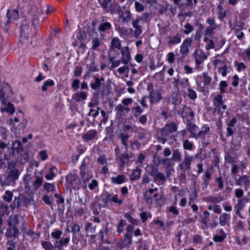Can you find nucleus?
<instances>
[{
  "label": "nucleus",
  "instance_id": "nucleus-1",
  "mask_svg": "<svg viewBox=\"0 0 250 250\" xmlns=\"http://www.w3.org/2000/svg\"><path fill=\"white\" fill-rule=\"evenodd\" d=\"M33 202V195L31 193H27L24 195H19L15 196L13 203L10 207L14 209L17 207L22 206H28Z\"/></svg>",
  "mask_w": 250,
  "mask_h": 250
},
{
  "label": "nucleus",
  "instance_id": "nucleus-2",
  "mask_svg": "<svg viewBox=\"0 0 250 250\" xmlns=\"http://www.w3.org/2000/svg\"><path fill=\"white\" fill-rule=\"evenodd\" d=\"M81 176V186L84 189L87 188V183L92 178V174L91 171L84 165V161H83L82 165L80 167Z\"/></svg>",
  "mask_w": 250,
  "mask_h": 250
},
{
  "label": "nucleus",
  "instance_id": "nucleus-3",
  "mask_svg": "<svg viewBox=\"0 0 250 250\" xmlns=\"http://www.w3.org/2000/svg\"><path fill=\"white\" fill-rule=\"evenodd\" d=\"M19 176V171L16 168L11 169L7 176L3 179L1 178L0 182L2 185L9 186L16 181Z\"/></svg>",
  "mask_w": 250,
  "mask_h": 250
},
{
  "label": "nucleus",
  "instance_id": "nucleus-4",
  "mask_svg": "<svg viewBox=\"0 0 250 250\" xmlns=\"http://www.w3.org/2000/svg\"><path fill=\"white\" fill-rule=\"evenodd\" d=\"M36 31L34 27L30 28L29 24H26V21L22 22L21 25V35L23 38L29 39L33 38L36 36Z\"/></svg>",
  "mask_w": 250,
  "mask_h": 250
},
{
  "label": "nucleus",
  "instance_id": "nucleus-5",
  "mask_svg": "<svg viewBox=\"0 0 250 250\" xmlns=\"http://www.w3.org/2000/svg\"><path fill=\"white\" fill-rule=\"evenodd\" d=\"M66 184L68 188L79 189L81 186V182L75 173H70L66 177Z\"/></svg>",
  "mask_w": 250,
  "mask_h": 250
},
{
  "label": "nucleus",
  "instance_id": "nucleus-6",
  "mask_svg": "<svg viewBox=\"0 0 250 250\" xmlns=\"http://www.w3.org/2000/svg\"><path fill=\"white\" fill-rule=\"evenodd\" d=\"M215 101L214 102V105L216 107V109L218 112L221 113V116H223V111L227 115L228 111L227 110V107L226 105L223 104V96L219 94L214 98Z\"/></svg>",
  "mask_w": 250,
  "mask_h": 250
},
{
  "label": "nucleus",
  "instance_id": "nucleus-7",
  "mask_svg": "<svg viewBox=\"0 0 250 250\" xmlns=\"http://www.w3.org/2000/svg\"><path fill=\"white\" fill-rule=\"evenodd\" d=\"M104 202L107 205L112 203L121 205L123 203V200L120 198L117 194L107 193L105 197Z\"/></svg>",
  "mask_w": 250,
  "mask_h": 250
},
{
  "label": "nucleus",
  "instance_id": "nucleus-8",
  "mask_svg": "<svg viewBox=\"0 0 250 250\" xmlns=\"http://www.w3.org/2000/svg\"><path fill=\"white\" fill-rule=\"evenodd\" d=\"M192 40L190 38H187L184 40L180 46V53L184 56L188 55L189 51V48L191 47Z\"/></svg>",
  "mask_w": 250,
  "mask_h": 250
},
{
  "label": "nucleus",
  "instance_id": "nucleus-9",
  "mask_svg": "<svg viewBox=\"0 0 250 250\" xmlns=\"http://www.w3.org/2000/svg\"><path fill=\"white\" fill-rule=\"evenodd\" d=\"M193 56L197 65L201 64L207 58V55L201 49L196 50L193 53Z\"/></svg>",
  "mask_w": 250,
  "mask_h": 250
},
{
  "label": "nucleus",
  "instance_id": "nucleus-10",
  "mask_svg": "<svg viewBox=\"0 0 250 250\" xmlns=\"http://www.w3.org/2000/svg\"><path fill=\"white\" fill-rule=\"evenodd\" d=\"M122 54V63L125 65H127L131 59L130 53L128 46L123 47L121 49Z\"/></svg>",
  "mask_w": 250,
  "mask_h": 250
},
{
  "label": "nucleus",
  "instance_id": "nucleus-11",
  "mask_svg": "<svg viewBox=\"0 0 250 250\" xmlns=\"http://www.w3.org/2000/svg\"><path fill=\"white\" fill-rule=\"evenodd\" d=\"M177 129L176 125L174 123L167 124L165 126L162 128L161 132L162 135L167 136L170 133L175 132Z\"/></svg>",
  "mask_w": 250,
  "mask_h": 250
},
{
  "label": "nucleus",
  "instance_id": "nucleus-12",
  "mask_svg": "<svg viewBox=\"0 0 250 250\" xmlns=\"http://www.w3.org/2000/svg\"><path fill=\"white\" fill-rule=\"evenodd\" d=\"M151 175L154 178V180L158 184H162L166 181V178L164 174L159 172L156 168L153 169Z\"/></svg>",
  "mask_w": 250,
  "mask_h": 250
},
{
  "label": "nucleus",
  "instance_id": "nucleus-13",
  "mask_svg": "<svg viewBox=\"0 0 250 250\" xmlns=\"http://www.w3.org/2000/svg\"><path fill=\"white\" fill-rule=\"evenodd\" d=\"M132 243V234L126 233L124 237L121 239L118 243V246L121 248L126 247Z\"/></svg>",
  "mask_w": 250,
  "mask_h": 250
},
{
  "label": "nucleus",
  "instance_id": "nucleus-14",
  "mask_svg": "<svg viewBox=\"0 0 250 250\" xmlns=\"http://www.w3.org/2000/svg\"><path fill=\"white\" fill-rule=\"evenodd\" d=\"M193 160V157L192 156H185L184 161L179 165L181 170L185 171L189 169L191 163Z\"/></svg>",
  "mask_w": 250,
  "mask_h": 250
},
{
  "label": "nucleus",
  "instance_id": "nucleus-15",
  "mask_svg": "<svg viewBox=\"0 0 250 250\" xmlns=\"http://www.w3.org/2000/svg\"><path fill=\"white\" fill-rule=\"evenodd\" d=\"M236 185L239 186H244L245 190H247L248 188L250 187V180L246 175L240 176L237 180Z\"/></svg>",
  "mask_w": 250,
  "mask_h": 250
},
{
  "label": "nucleus",
  "instance_id": "nucleus-16",
  "mask_svg": "<svg viewBox=\"0 0 250 250\" xmlns=\"http://www.w3.org/2000/svg\"><path fill=\"white\" fill-rule=\"evenodd\" d=\"M132 14L129 10L122 11L119 14V19L122 23H128L131 20Z\"/></svg>",
  "mask_w": 250,
  "mask_h": 250
},
{
  "label": "nucleus",
  "instance_id": "nucleus-17",
  "mask_svg": "<svg viewBox=\"0 0 250 250\" xmlns=\"http://www.w3.org/2000/svg\"><path fill=\"white\" fill-rule=\"evenodd\" d=\"M187 129L191 133L190 137L197 139V133L198 131V127L195 124L188 121L187 123Z\"/></svg>",
  "mask_w": 250,
  "mask_h": 250
},
{
  "label": "nucleus",
  "instance_id": "nucleus-18",
  "mask_svg": "<svg viewBox=\"0 0 250 250\" xmlns=\"http://www.w3.org/2000/svg\"><path fill=\"white\" fill-rule=\"evenodd\" d=\"M140 19H136L132 21V26L135 28L134 35L136 38H138L142 33L141 26L139 24Z\"/></svg>",
  "mask_w": 250,
  "mask_h": 250
},
{
  "label": "nucleus",
  "instance_id": "nucleus-19",
  "mask_svg": "<svg viewBox=\"0 0 250 250\" xmlns=\"http://www.w3.org/2000/svg\"><path fill=\"white\" fill-rule=\"evenodd\" d=\"M181 42V35L177 33L175 35L170 36L168 37L167 43L169 45L177 44Z\"/></svg>",
  "mask_w": 250,
  "mask_h": 250
},
{
  "label": "nucleus",
  "instance_id": "nucleus-20",
  "mask_svg": "<svg viewBox=\"0 0 250 250\" xmlns=\"http://www.w3.org/2000/svg\"><path fill=\"white\" fill-rule=\"evenodd\" d=\"M150 102L151 103H156L162 99L160 93L157 90H152L149 93Z\"/></svg>",
  "mask_w": 250,
  "mask_h": 250
},
{
  "label": "nucleus",
  "instance_id": "nucleus-21",
  "mask_svg": "<svg viewBox=\"0 0 250 250\" xmlns=\"http://www.w3.org/2000/svg\"><path fill=\"white\" fill-rule=\"evenodd\" d=\"M115 110L117 111V114L122 116L128 113L130 111V109L123 104H119L115 107Z\"/></svg>",
  "mask_w": 250,
  "mask_h": 250
},
{
  "label": "nucleus",
  "instance_id": "nucleus-22",
  "mask_svg": "<svg viewBox=\"0 0 250 250\" xmlns=\"http://www.w3.org/2000/svg\"><path fill=\"white\" fill-rule=\"evenodd\" d=\"M248 201L249 199L247 197L238 199L237 204L234 206V209L241 210Z\"/></svg>",
  "mask_w": 250,
  "mask_h": 250
},
{
  "label": "nucleus",
  "instance_id": "nucleus-23",
  "mask_svg": "<svg viewBox=\"0 0 250 250\" xmlns=\"http://www.w3.org/2000/svg\"><path fill=\"white\" fill-rule=\"evenodd\" d=\"M97 134V132L96 130L91 129L83 135V138L86 141H89L94 139Z\"/></svg>",
  "mask_w": 250,
  "mask_h": 250
},
{
  "label": "nucleus",
  "instance_id": "nucleus-24",
  "mask_svg": "<svg viewBox=\"0 0 250 250\" xmlns=\"http://www.w3.org/2000/svg\"><path fill=\"white\" fill-rule=\"evenodd\" d=\"M112 28L111 24L109 22L101 23L98 27V30L101 33L109 30Z\"/></svg>",
  "mask_w": 250,
  "mask_h": 250
},
{
  "label": "nucleus",
  "instance_id": "nucleus-25",
  "mask_svg": "<svg viewBox=\"0 0 250 250\" xmlns=\"http://www.w3.org/2000/svg\"><path fill=\"white\" fill-rule=\"evenodd\" d=\"M209 127L208 125H204L201 130L197 133V139L198 138L204 139L209 131Z\"/></svg>",
  "mask_w": 250,
  "mask_h": 250
},
{
  "label": "nucleus",
  "instance_id": "nucleus-26",
  "mask_svg": "<svg viewBox=\"0 0 250 250\" xmlns=\"http://www.w3.org/2000/svg\"><path fill=\"white\" fill-rule=\"evenodd\" d=\"M181 116L182 118L189 116L192 119L194 116V113L189 107L185 106L183 108Z\"/></svg>",
  "mask_w": 250,
  "mask_h": 250
},
{
  "label": "nucleus",
  "instance_id": "nucleus-27",
  "mask_svg": "<svg viewBox=\"0 0 250 250\" xmlns=\"http://www.w3.org/2000/svg\"><path fill=\"white\" fill-rule=\"evenodd\" d=\"M87 95L83 91L75 93L72 96V99L76 102H80L86 99Z\"/></svg>",
  "mask_w": 250,
  "mask_h": 250
},
{
  "label": "nucleus",
  "instance_id": "nucleus-28",
  "mask_svg": "<svg viewBox=\"0 0 250 250\" xmlns=\"http://www.w3.org/2000/svg\"><path fill=\"white\" fill-rule=\"evenodd\" d=\"M7 17L10 21L18 19L19 18V12L16 9L12 11L8 10L7 12Z\"/></svg>",
  "mask_w": 250,
  "mask_h": 250
},
{
  "label": "nucleus",
  "instance_id": "nucleus-29",
  "mask_svg": "<svg viewBox=\"0 0 250 250\" xmlns=\"http://www.w3.org/2000/svg\"><path fill=\"white\" fill-rule=\"evenodd\" d=\"M111 181L113 184L120 185L125 182V177L124 175H119L116 177H112Z\"/></svg>",
  "mask_w": 250,
  "mask_h": 250
},
{
  "label": "nucleus",
  "instance_id": "nucleus-30",
  "mask_svg": "<svg viewBox=\"0 0 250 250\" xmlns=\"http://www.w3.org/2000/svg\"><path fill=\"white\" fill-rule=\"evenodd\" d=\"M230 219V215L227 213H223L219 218V223L221 226L226 225Z\"/></svg>",
  "mask_w": 250,
  "mask_h": 250
},
{
  "label": "nucleus",
  "instance_id": "nucleus-31",
  "mask_svg": "<svg viewBox=\"0 0 250 250\" xmlns=\"http://www.w3.org/2000/svg\"><path fill=\"white\" fill-rule=\"evenodd\" d=\"M104 80L103 78H102L101 79L96 78L94 82H92L90 83L91 88L95 90H98L101 85V82H104Z\"/></svg>",
  "mask_w": 250,
  "mask_h": 250
},
{
  "label": "nucleus",
  "instance_id": "nucleus-32",
  "mask_svg": "<svg viewBox=\"0 0 250 250\" xmlns=\"http://www.w3.org/2000/svg\"><path fill=\"white\" fill-rule=\"evenodd\" d=\"M111 48L113 49L121 50L122 49L121 41L118 38L114 37L112 39Z\"/></svg>",
  "mask_w": 250,
  "mask_h": 250
},
{
  "label": "nucleus",
  "instance_id": "nucleus-33",
  "mask_svg": "<svg viewBox=\"0 0 250 250\" xmlns=\"http://www.w3.org/2000/svg\"><path fill=\"white\" fill-rule=\"evenodd\" d=\"M1 113L7 112L10 113L11 114H14L15 111V109L14 105L11 103H8L6 107H1L0 109Z\"/></svg>",
  "mask_w": 250,
  "mask_h": 250
},
{
  "label": "nucleus",
  "instance_id": "nucleus-34",
  "mask_svg": "<svg viewBox=\"0 0 250 250\" xmlns=\"http://www.w3.org/2000/svg\"><path fill=\"white\" fill-rule=\"evenodd\" d=\"M122 11L121 6L118 3H114L111 4L110 11L112 14H118L119 15Z\"/></svg>",
  "mask_w": 250,
  "mask_h": 250
},
{
  "label": "nucleus",
  "instance_id": "nucleus-35",
  "mask_svg": "<svg viewBox=\"0 0 250 250\" xmlns=\"http://www.w3.org/2000/svg\"><path fill=\"white\" fill-rule=\"evenodd\" d=\"M141 175V170L136 168L132 170V173L130 174V181H134L138 180Z\"/></svg>",
  "mask_w": 250,
  "mask_h": 250
},
{
  "label": "nucleus",
  "instance_id": "nucleus-36",
  "mask_svg": "<svg viewBox=\"0 0 250 250\" xmlns=\"http://www.w3.org/2000/svg\"><path fill=\"white\" fill-rule=\"evenodd\" d=\"M92 46L91 49L93 50H98V48L102 44V42L100 39L97 37L94 38L92 39Z\"/></svg>",
  "mask_w": 250,
  "mask_h": 250
},
{
  "label": "nucleus",
  "instance_id": "nucleus-37",
  "mask_svg": "<svg viewBox=\"0 0 250 250\" xmlns=\"http://www.w3.org/2000/svg\"><path fill=\"white\" fill-rule=\"evenodd\" d=\"M19 230L16 227H13L9 229L6 233V235L8 237H16L18 236Z\"/></svg>",
  "mask_w": 250,
  "mask_h": 250
},
{
  "label": "nucleus",
  "instance_id": "nucleus-38",
  "mask_svg": "<svg viewBox=\"0 0 250 250\" xmlns=\"http://www.w3.org/2000/svg\"><path fill=\"white\" fill-rule=\"evenodd\" d=\"M19 224L18 216L16 215H11L9 217L8 225L9 226L16 227Z\"/></svg>",
  "mask_w": 250,
  "mask_h": 250
},
{
  "label": "nucleus",
  "instance_id": "nucleus-39",
  "mask_svg": "<svg viewBox=\"0 0 250 250\" xmlns=\"http://www.w3.org/2000/svg\"><path fill=\"white\" fill-rule=\"evenodd\" d=\"M202 77V82L205 87H208L211 78L207 73L203 72Z\"/></svg>",
  "mask_w": 250,
  "mask_h": 250
},
{
  "label": "nucleus",
  "instance_id": "nucleus-40",
  "mask_svg": "<svg viewBox=\"0 0 250 250\" xmlns=\"http://www.w3.org/2000/svg\"><path fill=\"white\" fill-rule=\"evenodd\" d=\"M54 84L55 83L53 80L50 79L47 80L44 82L42 87V90L43 91H45L49 87L53 86Z\"/></svg>",
  "mask_w": 250,
  "mask_h": 250
},
{
  "label": "nucleus",
  "instance_id": "nucleus-41",
  "mask_svg": "<svg viewBox=\"0 0 250 250\" xmlns=\"http://www.w3.org/2000/svg\"><path fill=\"white\" fill-rule=\"evenodd\" d=\"M119 137L121 140L123 145L125 146V149H127L128 148L127 141L129 138V135L126 133H121L120 134Z\"/></svg>",
  "mask_w": 250,
  "mask_h": 250
},
{
  "label": "nucleus",
  "instance_id": "nucleus-42",
  "mask_svg": "<svg viewBox=\"0 0 250 250\" xmlns=\"http://www.w3.org/2000/svg\"><path fill=\"white\" fill-rule=\"evenodd\" d=\"M12 146L11 149H13V151L14 149L17 151L21 150L22 149L23 146L21 142L19 140H15L13 141Z\"/></svg>",
  "mask_w": 250,
  "mask_h": 250
},
{
  "label": "nucleus",
  "instance_id": "nucleus-43",
  "mask_svg": "<svg viewBox=\"0 0 250 250\" xmlns=\"http://www.w3.org/2000/svg\"><path fill=\"white\" fill-rule=\"evenodd\" d=\"M56 169L55 166H52L49 168V172L45 176V178L47 180H52L56 176L54 173V170Z\"/></svg>",
  "mask_w": 250,
  "mask_h": 250
},
{
  "label": "nucleus",
  "instance_id": "nucleus-44",
  "mask_svg": "<svg viewBox=\"0 0 250 250\" xmlns=\"http://www.w3.org/2000/svg\"><path fill=\"white\" fill-rule=\"evenodd\" d=\"M13 196V194L12 192L6 190L3 196V199L5 202H10L12 201Z\"/></svg>",
  "mask_w": 250,
  "mask_h": 250
},
{
  "label": "nucleus",
  "instance_id": "nucleus-45",
  "mask_svg": "<svg viewBox=\"0 0 250 250\" xmlns=\"http://www.w3.org/2000/svg\"><path fill=\"white\" fill-rule=\"evenodd\" d=\"M183 148L186 150H191L193 147V144L188 139H186L183 141Z\"/></svg>",
  "mask_w": 250,
  "mask_h": 250
},
{
  "label": "nucleus",
  "instance_id": "nucleus-46",
  "mask_svg": "<svg viewBox=\"0 0 250 250\" xmlns=\"http://www.w3.org/2000/svg\"><path fill=\"white\" fill-rule=\"evenodd\" d=\"M126 222L125 220L121 219L118 225L117 231L118 233H121L124 231V227L126 226Z\"/></svg>",
  "mask_w": 250,
  "mask_h": 250
},
{
  "label": "nucleus",
  "instance_id": "nucleus-47",
  "mask_svg": "<svg viewBox=\"0 0 250 250\" xmlns=\"http://www.w3.org/2000/svg\"><path fill=\"white\" fill-rule=\"evenodd\" d=\"M117 30L120 36L122 38H125L128 36V30L125 28L119 27L117 28Z\"/></svg>",
  "mask_w": 250,
  "mask_h": 250
},
{
  "label": "nucleus",
  "instance_id": "nucleus-48",
  "mask_svg": "<svg viewBox=\"0 0 250 250\" xmlns=\"http://www.w3.org/2000/svg\"><path fill=\"white\" fill-rule=\"evenodd\" d=\"M42 184V179L40 177H37L33 183V188L35 190L37 189Z\"/></svg>",
  "mask_w": 250,
  "mask_h": 250
},
{
  "label": "nucleus",
  "instance_id": "nucleus-49",
  "mask_svg": "<svg viewBox=\"0 0 250 250\" xmlns=\"http://www.w3.org/2000/svg\"><path fill=\"white\" fill-rule=\"evenodd\" d=\"M217 27V25L207 27L205 30V36H210L214 33V30Z\"/></svg>",
  "mask_w": 250,
  "mask_h": 250
},
{
  "label": "nucleus",
  "instance_id": "nucleus-50",
  "mask_svg": "<svg viewBox=\"0 0 250 250\" xmlns=\"http://www.w3.org/2000/svg\"><path fill=\"white\" fill-rule=\"evenodd\" d=\"M143 110L141 107L136 106L132 108V112L133 113L134 117H138L142 112Z\"/></svg>",
  "mask_w": 250,
  "mask_h": 250
},
{
  "label": "nucleus",
  "instance_id": "nucleus-51",
  "mask_svg": "<svg viewBox=\"0 0 250 250\" xmlns=\"http://www.w3.org/2000/svg\"><path fill=\"white\" fill-rule=\"evenodd\" d=\"M218 72L222 76L226 77L228 73V66L227 65H224L222 67L218 68Z\"/></svg>",
  "mask_w": 250,
  "mask_h": 250
},
{
  "label": "nucleus",
  "instance_id": "nucleus-52",
  "mask_svg": "<svg viewBox=\"0 0 250 250\" xmlns=\"http://www.w3.org/2000/svg\"><path fill=\"white\" fill-rule=\"evenodd\" d=\"M184 27L186 29L184 31V33L186 35H188L193 30L192 26L189 23L186 24Z\"/></svg>",
  "mask_w": 250,
  "mask_h": 250
},
{
  "label": "nucleus",
  "instance_id": "nucleus-53",
  "mask_svg": "<svg viewBox=\"0 0 250 250\" xmlns=\"http://www.w3.org/2000/svg\"><path fill=\"white\" fill-rule=\"evenodd\" d=\"M220 91L221 93H224L226 92V89L228 86V84L226 81H222L220 82L219 84Z\"/></svg>",
  "mask_w": 250,
  "mask_h": 250
},
{
  "label": "nucleus",
  "instance_id": "nucleus-54",
  "mask_svg": "<svg viewBox=\"0 0 250 250\" xmlns=\"http://www.w3.org/2000/svg\"><path fill=\"white\" fill-rule=\"evenodd\" d=\"M188 95L191 99L192 100H194L197 98L196 92L190 87L188 89Z\"/></svg>",
  "mask_w": 250,
  "mask_h": 250
},
{
  "label": "nucleus",
  "instance_id": "nucleus-55",
  "mask_svg": "<svg viewBox=\"0 0 250 250\" xmlns=\"http://www.w3.org/2000/svg\"><path fill=\"white\" fill-rule=\"evenodd\" d=\"M44 189L47 192L52 191L55 189V185L52 183H46L44 185Z\"/></svg>",
  "mask_w": 250,
  "mask_h": 250
},
{
  "label": "nucleus",
  "instance_id": "nucleus-56",
  "mask_svg": "<svg viewBox=\"0 0 250 250\" xmlns=\"http://www.w3.org/2000/svg\"><path fill=\"white\" fill-rule=\"evenodd\" d=\"M234 65L237 67V70L239 72L245 70L246 68L245 64L243 62H235Z\"/></svg>",
  "mask_w": 250,
  "mask_h": 250
},
{
  "label": "nucleus",
  "instance_id": "nucleus-57",
  "mask_svg": "<svg viewBox=\"0 0 250 250\" xmlns=\"http://www.w3.org/2000/svg\"><path fill=\"white\" fill-rule=\"evenodd\" d=\"M42 245L45 250H52L53 248L52 244L49 242H42Z\"/></svg>",
  "mask_w": 250,
  "mask_h": 250
},
{
  "label": "nucleus",
  "instance_id": "nucleus-58",
  "mask_svg": "<svg viewBox=\"0 0 250 250\" xmlns=\"http://www.w3.org/2000/svg\"><path fill=\"white\" fill-rule=\"evenodd\" d=\"M39 155L40 157V159L42 161H45L48 157L45 150L40 151L39 153Z\"/></svg>",
  "mask_w": 250,
  "mask_h": 250
},
{
  "label": "nucleus",
  "instance_id": "nucleus-59",
  "mask_svg": "<svg viewBox=\"0 0 250 250\" xmlns=\"http://www.w3.org/2000/svg\"><path fill=\"white\" fill-rule=\"evenodd\" d=\"M96 226H93L91 223H87L85 226V230L91 233L95 231Z\"/></svg>",
  "mask_w": 250,
  "mask_h": 250
},
{
  "label": "nucleus",
  "instance_id": "nucleus-60",
  "mask_svg": "<svg viewBox=\"0 0 250 250\" xmlns=\"http://www.w3.org/2000/svg\"><path fill=\"white\" fill-rule=\"evenodd\" d=\"M135 8L137 12H141L144 11L145 9L144 5L138 1L135 2Z\"/></svg>",
  "mask_w": 250,
  "mask_h": 250
},
{
  "label": "nucleus",
  "instance_id": "nucleus-61",
  "mask_svg": "<svg viewBox=\"0 0 250 250\" xmlns=\"http://www.w3.org/2000/svg\"><path fill=\"white\" fill-rule=\"evenodd\" d=\"M117 71L121 74H124L125 73L128 74L129 72V67L126 66V65H125L123 66L119 67L117 69Z\"/></svg>",
  "mask_w": 250,
  "mask_h": 250
},
{
  "label": "nucleus",
  "instance_id": "nucleus-62",
  "mask_svg": "<svg viewBox=\"0 0 250 250\" xmlns=\"http://www.w3.org/2000/svg\"><path fill=\"white\" fill-rule=\"evenodd\" d=\"M99 2L104 9H106L108 7L111 0H99Z\"/></svg>",
  "mask_w": 250,
  "mask_h": 250
},
{
  "label": "nucleus",
  "instance_id": "nucleus-63",
  "mask_svg": "<svg viewBox=\"0 0 250 250\" xmlns=\"http://www.w3.org/2000/svg\"><path fill=\"white\" fill-rule=\"evenodd\" d=\"M98 186V183L97 180L95 179L92 180L90 183L88 184V188L90 190H94Z\"/></svg>",
  "mask_w": 250,
  "mask_h": 250
},
{
  "label": "nucleus",
  "instance_id": "nucleus-64",
  "mask_svg": "<svg viewBox=\"0 0 250 250\" xmlns=\"http://www.w3.org/2000/svg\"><path fill=\"white\" fill-rule=\"evenodd\" d=\"M133 102V99L131 98H126L124 99L122 101V104L124 106L127 107L129 104H131Z\"/></svg>",
  "mask_w": 250,
  "mask_h": 250
}]
</instances>
